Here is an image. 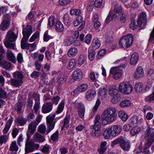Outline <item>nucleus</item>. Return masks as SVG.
I'll return each mask as SVG.
<instances>
[{"mask_svg": "<svg viewBox=\"0 0 154 154\" xmlns=\"http://www.w3.org/2000/svg\"><path fill=\"white\" fill-rule=\"evenodd\" d=\"M141 142L139 149L141 152L145 154L149 153V149L154 142V129L148 127L146 130L145 136L141 137Z\"/></svg>", "mask_w": 154, "mask_h": 154, "instance_id": "f257e3e1", "label": "nucleus"}, {"mask_svg": "<svg viewBox=\"0 0 154 154\" xmlns=\"http://www.w3.org/2000/svg\"><path fill=\"white\" fill-rule=\"evenodd\" d=\"M116 110L114 108H109L105 109L101 116L102 124L107 125L114 121L116 118Z\"/></svg>", "mask_w": 154, "mask_h": 154, "instance_id": "f03ea898", "label": "nucleus"}, {"mask_svg": "<svg viewBox=\"0 0 154 154\" xmlns=\"http://www.w3.org/2000/svg\"><path fill=\"white\" fill-rule=\"evenodd\" d=\"M133 41L132 35L131 34L122 37L119 42V44L121 48H125L129 47L132 45Z\"/></svg>", "mask_w": 154, "mask_h": 154, "instance_id": "7ed1b4c3", "label": "nucleus"}, {"mask_svg": "<svg viewBox=\"0 0 154 154\" xmlns=\"http://www.w3.org/2000/svg\"><path fill=\"white\" fill-rule=\"evenodd\" d=\"M119 89L122 93L129 94L132 91L133 87L132 85L127 82H123L120 84Z\"/></svg>", "mask_w": 154, "mask_h": 154, "instance_id": "20e7f679", "label": "nucleus"}, {"mask_svg": "<svg viewBox=\"0 0 154 154\" xmlns=\"http://www.w3.org/2000/svg\"><path fill=\"white\" fill-rule=\"evenodd\" d=\"M55 114H51L46 117L48 133L51 132L54 128L55 121L54 119Z\"/></svg>", "mask_w": 154, "mask_h": 154, "instance_id": "39448f33", "label": "nucleus"}, {"mask_svg": "<svg viewBox=\"0 0 154 154\" xmlns=\"http://www.w3.org/2000/svg\"><path fill=\"white\" fill-rule=\"evenodd\" d=\"M32 32V27L30 25H28L26 27L23 28L22 31L23 37L21 41H22L24 43L25 41H28L29 38Z\"/></svg>", "mask_w": 154, "mask_h": 154, "instance_id": "423d86ee", "label": "nucleus"}, {"mask_svg": "<svg viewBox=\"0 0 154 154\" xmlns=\"http://www.w3.org/2000/svg\"><path fill=\"white\" fill-rule=\"evenodd\" d=\"M147 21L146 13L143 12L140 13L138 18V24L142 28L146 25Z\"/></svg>", "mask_w": 154, "mask_h": 154, "instance_id": "0eeeda50", "label": "nucleus"}, {"mask_svg": "<svg viewBox=\"0 0 154 154\" xmlns=\"http://www.w3.org/2000/svg\"><path fill=\"white\" fill-rule=\"evenodd\" d=\"M111 73L114 74L113 78L117 79L120 78L122 75V71L119 67H115L112 68L110 70Z\"/></svg>", "mask_w": 154, "mask_h": 154, "instance_id": "6e6552de", "label": "nucleus"}, {"mask_svg": "<svg viewBox=\"0 0 154 154\" xmlns=\"http://www.w3.org/2000/svg\"><path fill=\"white\" fill-rule=\"evenodd\" d=\"M28 41H25L24 43L22 41H21V48L22 49H27L29 50L30 51H33L36 47V45L35 43L33 44H29L27 43Z\"/></svg>", "mask_w": 154, "mask_h": 154, "instance_id": "1a4fd4ad", "label": "nucleus"}, {"mask_svg": "<svg viewBox=\"0 0 154 154\" xmlns=\"http://www.w3.org/2000/svg\"><path fill=\"white\" fill-rule=\"evenodd\" d=\"M83 77V74L82 71L78 69H76L72 73V77L74 80L79 81L81 80Z\"/></svg>", "mask_w": 154, "mask_h": 154, "instance_id": "9d476101", "label": "nucleus"}, {"mask_svg": "<svg viewBox=\"0 0 154 154\" xmlns=\"http://www.w3.org/2000/svg\"><path fill=\"white\" fill-rule=\"evenodd\" d=\"M76 106L79 116L81 118H83L85 113L84 106L81 102H80L76 103Z\"/></svg>", "mask_w": 154, "mask_h": 154, "instance_id": "9b49d317", "label": "nucleus"}, {"mask_svg": "<svg viewBox=\"0 0 154 154\" xmlns=\"http://www.w3.org/2000/svg\"><path fill=\"white\" fill-rule=\"evenodd\" d=\"M74 25L75 26H78L81 24V25L78 28L79 30H81L84 26V23L83 21V18L80 16H78L74 21Z\"/></svg>", "mask_w": 154, "mask_h": 154, "instance_id": "f8f14e48", "label": "nucleus"}, {"mask_svg": "<svg viewBox=\"0 0 154 154\" xmlns=\"http://www.w3.org/2000/svg\"><path fill=\"white\" fill-rule=\"evenodd\" d=\"M53 104L51 102L45 103L42 107V112L46 113L50 112L52 109Z\"/></svg>", "mask_w": 154, "mask_h": 154, "instance_id": "ddd939ff", "label": "nucleus"}, {"mask_svg": "<svg viewBox=\"0 0 154 154\" xmlns=\"http://www.w3.org/2000/svg\"><path fill=\"white\" fill-rule=\"evenodd\" d=\"M112 136H116L121 132L122 128L119 125H115L112 126L111 128Z\"/></svg>", "mask_w": 154, "mask_h": 154, "instance_id": "4468645a", "label": "nucleus"}, {"mask_svg": "<svg viewBox=\"0 0 154 154\" xmlns=\"http://www.w3.org/2000/svg\"><path fill=\"white\" fill-rule=\"evenodd\" d=\"M37 124L35 122H32L28 125V127L27 132V135L28 134H33L35 132Z\"/></svg>", "mask_w": 154, "mask_h": 154, "instance_id": "2eb2a0df", "label": "nucleus"}, {"mask_svg": "<svg viewBox=\"0 0 154 154\" xmlns=\"http://www.w3.org/2000/svg\"><path fill=\"white\" fill-rule=\"evenodd\" d=\"M96 94V92L95 90L90 89L86 93L85 97L87 100H90L94 97Z\"/></svg>", "mask_w": 154, "mask_h": 154, "instance_id": "dca6fc26", "label": "nucleus"}, {"mask_svg": "<svg viewBox=\"0 0 154 154\" xmlns=\"http://www.w3.org/2000/svg\"><path fill=\"white\" fill-rule=\"evenodd\" d=\"M25 148V154L33 151L34 150V142L32 141L27 143H26Z\"/></svg>", "mask_w": 154, "mask_h": 154, "instance_id": "f3484780", "label": "nucleus"}, {"mask_svg": "<svg viewBox=\"0 0 154 154\" xmlns=\"http://www.w3.org/2000/svg\"><path fill=\"white\" fill-rule=\"evenodd\" d=\"M144 72L143 68L141 66L137 68L135 73L134 76L137 79H140L144 76Z\"/></svg>", "mask_w": 154, "mask_h": 154, "instance_id": "a211bd4d", "label": "nucleus"}, {"mask_svg": "<svg viewBox=\"0 0 154 154\" xmlns=\"http://www.w3.org/2000/svg\"><path fill=\"white\" fill-rule=\"evenodd\" d=\"M17 36L14 32L9 31L7 33L6 38L7 40L10 42H13L15 41L17 38Z\"/></svg>", "mask_w": 154, "mask_h": 154, "instance_id": "6ab92c4d", "label": "nucleus"}, {"mask_svg": "<svg viewBox=\"0 0 154 154\" xmlns=\"http://www.w3.org/2000/svg\"><path fill=\"white\" fill-rule=\"evenodd\" d=\"M139 59V55L137 52L134 53L131 55L130 59V63L132 65L135 64Z\"/></svg>", "mask_w": 154, "mask_h": 154, "instance_id": "aec40b11", "label": "nucleus"}, {"mask_svg": "<svg viewBox=\"0 0 154 154\" xmlns=\"http://www.w3.org/2000/svg\"><path fill=\"white\" fill-rule=\"evenodd\" d=\"M120 146L125 151L128 150L131 147L128 141H125L123 138Z\"/></svg>", "mask_w": 154, "mask_h": 154, "instance_id": "412c9836", "label": "nucleus"}, {"mask_svg": "<svg viewBox=\"0 0 154 154\" xmlns=\"http://www.w3.org/2000/svg\"><path fill=\"white\" fill-rule=\"evenodd\" d=\"M11 85L16 87L20 86L23 83L22 81L20 79L16 78L11 79L10 80Z\"/></svg>", "mask_w": 154, "mask_h": 154, "instance_id": "4be33fe9", "label": "nucleus"}, {"mask_svg": "<svg viewBox=\"0 0 154 154\" xmlns=\"http://www.w3.org/2000/svg\"><path fill=\"white\" fill-rule=\"evenodd\" d=\"M78 53V50L75 48H70L68 50L67 55L70 57H72L75 56Z\"/></svg>", "mask_w": 154, "mask_h": 154, "instance_id": "5701e85b", "label": "nucleus"}, {"mask_svg": "<svg viewBox=\"0 0 154 154\" xmlns=\"http://www.w3.org/2000/svg\"><path fill=\"white\" fill-rule=\"evenodd\" d=\"M70 116L69 115H66L63 119V126L62 127V129H64V128H67L69 126V121Z\"/></svg>", "mask_w": 154, "mask_h": 154, "instance_id": "b1692460", "label": "nucleus"}, {"mask_svg": "<svg viewBox=\"0 0 154 154\" xmlns=\"http://www.w3.org/2000/svg\"><path fill=\"white\" fill-rule=\"evenodd\" d=\"M106 141H102L100 143V148L98 149V151L100 154H103L106 151L107 147Z\"/></svg>", "mask_w": 154, "mask_h": 154, "instance_id": "393cba45", "label": "nucleus"}, {"mask_svg": "<svg viewBox=\"0 0 154 154\" xmlns=\"http://www.w3.org/2000/svg\"><path fill=\"white\" fill-rule=\"evenodd\" d=\"M33 139L34 140L38 142H43L45 140L43 137L38 133H35L34 134Z\"/></svg>", "mask_w": 154, "mask_h": 154, "instance_id": "a878e982", "label": "nucleus"}, {"mask_svg": "<svg viewBox=\"0 0 154 154\" xmlns=\"http://www.w3.org/2000/svg\"><path fill=\"white\" fill-rule=\"evenodd\" d=\"M13 121V119L12 118H10L9 119L6 124L5 128L3 130V133L6 134L8 132Z\"/></svg>", "mask_w": 154, "mask_h": 154, "instance_id": "bb28decb", "label": "nucleus"}, {"mask_svg": "<svg viewBox=\"0 0 154 154\" xmlns=\"http://www.w3.org/2000/svg\"><path fill=\"white\" fill-rule=\"evenodd\" d=\"M10 25V22L8 20H5L2 22L0 25V28L2 30H4L7 29Z\"/></svg>", "mask_w": 154, "mask_h": 154, "instance_id": "cd10ccee", "label": "nucleus"}, {"mask_svg": "<svg viewBox=\"0 0 154 154\" xmlns=\"http://www.w3.org/2000/svg\"><path fill=\"white\" fill-rule=\"evenodd\" d=\"M88 87V85L85 84L80 85L74 90V92H77V91L80 92H84L87 89Z\"/></svg>", "mask_w": 154, "mask_h": 154, "instance_id": "c85d7f7f", "label": "nucleus"}, {"mask_svg": "<svg viewBox=\"0 0 154 154\" xmlns=\"http://www.w3.org/2000/svg\"><path fill=\"white\" fill-rule=\"evenodd\" d=\"M7 56L8 59L12 62H16V58L11 51H7Z\"/></svg>", "mask_w": 154, "mask_h": 154, "instance_id": "c756f323", "label": "nucleus"}, {"mask_svg": "<svg viewBox=\"0 0 154 154\" xmlns=\"http://www.w3.org/2000/svg\"><path fill=\"white\" fill-rule=\"evenodd\" d=\"M112 131L111 128H107L105 129L103 131V135L105 139H108L112 136Z\"/></svg>", "mask_w": 154, "mask_h": 154, "instance_id": "7c9ffc66", "label": "nucleus"}, {"mask_svg": "<svg viewBox=\"0 0 154 154\" xmlns=\"http://www.w3.org/2000/svg\"><path fill=\"white\" fill-rule=\"evenodd\" d=\"M90 134L92 137L95 138H98L101 135L100 131L94 130V129H92Z\"/></svg>", "mask_w": 154, "mask_h": 154, "instance_id": "2f4dec72", "label": "nucleus"}, {"mask_svg": "<svg viewBox=\"0 0 154 154\" xmlns=\"http://www.w3.org/2000/svg\"><path fill=\"white\" fill-rule=\"evenodd\" d=\"M100 46V40L97 39H94L92 42V48L94 50L98 48Z\"/></svg>", "mask_w": 154, "mask_h": 154, "instance_id": "473e14b6", "label": "nucleus"}, {"mask_svg": "<svg viewBox=\"0 0 154 154\" xmlns=\"http://www.w3.org/2000/svg\"><path fill=\"white\" fill-rule=\"evenodd\" d=\"M117 86L114 85L110 86L109 88V92L111 96H113L116 94L119 93L117 91Z\"/></svg>", "mask_w": 154, "mask_h": 154, "instance_id": "72a5a7b5", "label": "nucleus"}, {"mask_svg": "<svg viewBox=\"0 0 154 154\" xmlns=\"http://www.w3.org/2000/svg\"><path fill=\"white\" fill-rule=\"evenodd\" d=\"M77 61L74 59H70L68 62L67 68L69 69L73 68L76 65Z\"/></svg>", "mask_w": 154, "mask_h": 154, "instance_id": "f704fd0d", "label": "nucleus"}, {"mask_svg": "<svg viewBox=\"0 0 154 154\" xmlns=\"http://www.w3.org/2000/svg\"><path fill=\"white\" fill-rule=\"evenodd\" d=\"M74 41V39L72 37H67L64 41L65 45L67 46H70L73 43Z\"/></svg>", "mask_w": 154, "mask_h": 154, "instance_id": "c9c22d12", "label": "nucleus"}, {"mask_svg": "<svg viewBox=\"0 0 154 154\" xmlns=\"http://www.w3.org/2000/svg\"><path fill=\"white\" fill-rule=\"evenodd\" d=\"M118 116L123 121H126L128 118V116L123 111H119Z\"/></svg>", "mask_w": 154, "mask_h": 154, "instance_id": "e433bc0d", "label": "nucleus"}, {"mask_svg": "<svg viewBox=\"0 0 154 154\" xmlns=\"http://www.w3.org/2000/svg\"><path fill=\"white\" fill-rule=\"evenodd\" d=\"M131 105V102L129 100H125L121 101L120 103V106L123 108L130 106Z\"/></svg>", "mask_w": 154, "mask_h": 154, "instance_id": "4c0bfd02", "label": "nucleus"}, {"mask_svg": "<svg viewBox=\"0 0 154 154\" xmlns=\"http://www.w3.org/2000/svg\"><path fill=\"white\" fill-rule=\"evenodd\" d=\"M113 97L111 101L114 104H116L118 103L121 99L120 94L118 93L112 96Z\"/></svg>", "mask_w": 154, "mask_h": 154, "instance_id": "58836bf2", "label": "nucleus"}, {"mask_svg": "<svg viewBox=\"0 0 154 154\" xmlns=\"http://www.w3.org/2000/svg\"><path fill=\"white\" fill-rule=\"evenodd\" d=\"M55 29L58 32H61L63 30V26L61 22L59 21L56 22Z\"/></svg>", "mask_w": 154, "mask_h": 154, "instance_id": "ea45409f", "label": "nucleus"}, {"mask_svg": "<svg viewBox=\"0 0 154 154\" xmlns=\"http://www.w3.org/2000/svg\"><path fill=\"white\" fill-rule=\"evenodd\" d=\"M134 88L137 92H141L143 89V85L141 82L137 83L135 85Z\"/></svg>", "mask_w": 154, "mask_h": 154, "instance_id": "a19ab883", "label": "nucleus"}, {"mask_svg": "<svg viewBox=\"0 0 154 154\" xmlns=\"http://www.w3.org/2000/svg\"><path fill=\"white\" fill-rule=\"evenodd\" d=\"M63 21L64 23L66 25H69L71 22L70 17L68 14H65L63 17Z\"/></svg>", "mask_w": 154, "mask_h": 154, "instance_id": "79ce46f5", "label": "nucleus"}, {"mask_svg": "<svg viewBox=\"0 0 154 154\" xmlns=\"http://www.w3.org/2000/svg\"><path fill=\"white\" fill-rule=\"evenodd\" d=\"M107 90L105 88H100L99 89V95L102 98H104L106 94Z\"/></svg>", "mask_w": 154, "mask_h": 154, "instance_id": "37998d69", "label": "nucleus"}, {"mask_svg": "<svg viewBox=\"0 0 154 154\" xmlns=\"http://www.w3.org/2000/svg\"><path fill=\"white\" fill-rule=\"evenodd\" d=\"M140 131V128L138 126H136L133 128L131 130V134L132 136L138 134Z\"/></svg>", "mask_w": 154, "mask_h": 154, "instance_id": "c03bdc74", "label": "nucleus"}, {"mask_svg": "<svg viewBox=\"0 0 154 154\" xmlns=\"http://www.w3.org/2000/svg\"><path fill=\"white\" fill-rule=\"evenodd\" d=\"M85 57L86 55L82 54H80L78 60V64L80 65H82L85 62Z\"/></svg>", "mask_w": 154, "mask_h": 154, "instance_id": "a18cd8bd", "label": "nucleus"}, {"mask_svg": "<svg viewBox=\"0 0 154 154\" xmlns=\"http://www.w3.org/2000/svg\"><path fill=\"white\" fill-rule=\"evenodd\" d=\"M66 79V77L63 74L59 75L57 77V80L59 83H64Z\"/></svg>", "mask_w": 154, "mask_h": 154, "instance_id": "49530a36", "label": "nucleus"}, {"mask_svg": "<svg viewBox=\"0 0 154 154\" xmlns=\"http://www.w3.org/2000/svg\"><path fill=\"white\" fill-rule=\"evenodd\" d=\"M18 149V147L16 144V142H12L10 145L9 150L11 151H17Z\"/></svg>", "mask_w": 154, "mask_h": 154, "instance_id": "de8ad7c7", "label": "nucleus"}, {"mask_svg": "<svg viewBox=\"0 0 154 154\" xmlns=\"http://www.w3.org/2000/svg\"><path fill=\"white\" fill-rule=\"evenodd\" d=\"M14 77V78L18 79H22L24 77L22 73L20 72L17 71L14 72L13 74Z\"/></svg>", "mask_w": 154, "mask_h": 154, "instance_id": "09e8293b", "label": "nucleus"}, {"mask_svg": "<svg viewBox=\"0 0 154 154\" xmlns=\"http://www.w3.org/2000/svg\"><path fill=\"white\" fill-rule=\"evenodd\" d=\"M8 41H6L5 42V45L7 48L9 49H14L15 48V45L14 43H11Z\"/></svg>", "mask_w": 154, "mask_h": 154, "instance_id": "8fccbe9b", "label": "nucleus"}, {"mask_svg": "<svg viewBox=\"0 0 154 154\" xmlns=\"http://www.w3.org/2000/svg\"><path fill=\"white\" fill-rule=\"evenodd\" d=\"M8 41H6L5 42V45L7 48L9 49H14L15 48V45L14 43H11Z\"/></svg>", "mask_w": 154, "mask_h": 154, "instance_id": "3c124183", "label": "nucleus"}, {"mask_svg": "<svg viewBox=\"0 0 154 154\" xmlns=\"http://www.w3.org/2000/svg\"><path fill=\"white\" fill-rule=\"evenodd\" d=\"M138 118L136 116H134L131 117V125H134L136 124L138 122H139L140 121V122L143 121V119H140L139 120H138Z\"/></svg>", "mask_w": 154, "mask_h": 154, "instance_id": "603ef678", "label": "nucleus"}, {"mask_svg": "<svg viewBox=\"0 0 154 154\" xmlns=\"http://www.w3.org/2000/svg\"><path fill=\"white\" fill-rule=\"evenodd\" d=\"M17 122L21 125H24L26 122V120L22 117H18L16 119Z\"/></svg>", "mask_w": 154, "mask_h": 154, "instance_id": "864d4df0", "label": "nucleus"}, {"mask_svg": "<svg viewBox=\"0 0 154 154\" xmlns=\"http://www.w3.org/2000/svg\"><path fill=\"white\" fill-rule=\"evenodd\" d=\"M80 11L78 9H71L70 11V14L72 15H79L81 14Z\"/></svg>", "mask_w": 154, "mask_h": 154, "instance_id": "5fc2aeb1", "label": "nucleus"}, {"mask_svg": "<svg viewBox=\"0 0 154 154\" xmlns=\"http://www.w3.org/2000/svg\"><path fill=\"white\" fill-rule=\"evenodd\" d=\"M64 106V103L63 101L59 105L56 112L57 114H59L61 113L63 110V108Z\"/></svg>", "mask_w": 154, "mask_h": 154, "instance_id": "6e6d98bb", "label": "nucleus"}, {"mask_svg": "<svg viewBox=\"0 0 154 154\" xmlns=\"http://www.w3.org/2000/svg\"><path fill=\"white\" fill-rule=\"evenodd\" d=\"M106 52V51L105 49H102L99 51L97 55V59L98 60L102 58L105 55Z\"/></svg>", "mask_w": 154, "mask_h": 154, "instance_id": "4d7b16f0", "label": "nucleus"}, {"mask_svg": "<svg viewBox=\"0 0 154 154\" xmlns=\"http://www.w3.org/2000/svg\"><path fill=\"white\" fill-rule=\"evenodd\" d=\"M92 128L94 130L100 131L101 128V125L100 122L94 123V125L91 127V129H92Z\"/></svg>", "mask_w": 154, "mask_h": 154, "instance_id": "13d9d810", "label": "nucleus"}, {"mask_svg": "<svg viewBox=\"0 0 154 154\" xmlns=\"http://www.w3.org/2000/svg\"><path fill=\"white\" fill-rule=\"evenodd\" d=\"M55 18L54 16H51L49 18L48 25L51 27L54 25L55 22Z\"/></svg>", "mask_w": 154, "mask_h": 154, "instance_id": "bf43d9fd", "label": "nucleus"}, {"mask_svg": "<svg viewBox=\"0 0 154 154\" xmlns=\"http://www.w3.org/2000/svg\"><path fill=\"white\" fill-rule=\"evenodd\" d=\"M145 100L146 102H150L154 100V86L153 87L152 94L146 97L145 99Z\"/></svg>", "mask_w": 154, "mask_h": 154, "instance_id": "052dcab7", "label": "nucleus"}, {"mask_svg": "<svg viewBox=\"0 0 154 154\" xmlns=\"http://www.w3.org/2000/svg\"><path fill=\"white\" fill-rule=\"evenodd\" d=\"M122 9L120 5L118 3H116L114 6V12L119 14L122 12Z\"/></svg>", "mask_w": 154, "mask_h": 154, "instance_id": "680f3d73", "label": "nucleus"}, {"mask_svg": "<svg viewBox=\"0 0 154 154\" xmlns=\"http://www.w3.org/2000/svg\"><path fill=\"white\" fill-rule=\"evenodd\" d=\"M88 58L90 60H93L94 58L95 52L94 50H88Z\"/></svg>", "mask_w": 154, "mask_h": 154, "instance_id": "e2e57ef3", "label": "nucleus"}, {"mask_svg": "<svg viewBox=\"0 0 154 154\" xmlns=\"http://www.w3.org/2000/svg\"><path fill=\"white\" fill-rule=\"evenodd\" d=\"M89 77L92 81H95L98 78V74L97 73L95 75L94 72H91L89 75Z\"/></svg>", "mask_w": 154, "mask_h": 154, "instance_id": "0e129e2a", "label": "nucleus"}, {"mask_svg": "<svg viewBox=\"0 0 154 154\" xmlns=\"http://www.w3.org/2000/svg\"><path fill=\"white\" fill-rule=\"evenodd\" d=\"M3 68L6 69H10L11 66V63L10 62L4 61L2 63Z\"/></svg>", "mask_w": 154, "mask_h": 154, "instance_id": "69168bd1", "label": "nucleus"}, {"mask_svg": "<svg viewBox=\"0 0 154 154\" xmlns=\"http://www.w3.org/2000/svg\"><path fill=\"white\" fill-rule=\"evenodd\" d=\"M8 139V137L6 135H3L0 137V143L2 144L5 143Z\"/></svg>", "mask_w": 154, "mask_h": 154, "instance_id": "338daca9", "label": "nucleus"}, {"mask_svg": "<svg viewBox=\"0 0 154 154\" xmlns=\"http://www.w3.org/2000/svg\"><path fill=\"white\" fill-rule=\"evenodd\" d=\"M39 35V32H36L29 39V41L30 42H32L35 41V40L38 37Z\"/></svg>", "mask_w": 154, "mask_h": 154, "instance_id": "774afa93", "label": "nucleus"}]
</instances>
